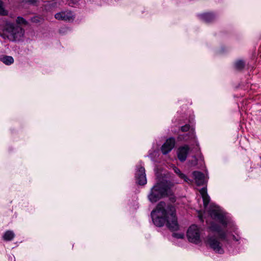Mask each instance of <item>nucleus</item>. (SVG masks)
<instances>
[{
	"label": "nucleus",
	"mask_w": 261,
	"mask_h": 261,
	"mask_svg": "<svg viewBox=\"0 0 261 261\" xmlns=\"http://www.w3.org/2000/svg\"><path fill=\"white\" fill-rule=\"evenodd\" d=\"M189 164L191 166H196L197 164V158L194 156L193 157V159L191 161H189Z\"/></svg>",
	"instance_id": "5701e85b"
},
{
	"label": "nucleus",
	"mask_w": 261,
	"mask_h": 261,
	"mask_svg": "<svg viewBox=\"0 0 261 261\" xmlns=\"http://www.w3.org/2000/svg\"><path fill=\"white\" fill-rule=\"evenodd\" d=\"M232 238H233V240L237 241V240L236 239V237L234 236H233Z\"/></svg>",
	"instance_id": "c756f323"
},
{
	"label": "nucleus",
	"mask_w": 261,
	"mask_h": 261,
	"mask_svg": "<svg viewBox=\"0 0 261 261\" xmlns=\"http://www.w3.org/2000/svg\"><path fill=\"white\" fill-rule=\"evenodd\" d=\"M200 219H202V217L201 216H200Z\"/></svg>",
	"instance_id": "7c9ffc66"
},
{
	"label": "nucleus",
	"mask_w": 261,
	"mask_h": 261,
	"mask_svg": "<svg viewBox=\"0 0 261 261\" xmlns=\"http://www.w3.org/2000/svg\"><path fill=\"white\" fill-rule=\"evenodd\" d=\"M173 237L177 239H182L184 237L183 233H173Z\"/></svg>",
	"instance_id": "393cba45"
},
{
	"label": "nucleus",
	"mask_w": 261,
	"mask_h": 261,
	"mask_svg": "<svg viewBox=\"0 0 261 261\" xmlns=\"http://www.w3.org/2000/svg\"><path fill=\"white\" fill-rule=\"evenodd\" d=\"M6 30L10 34L14 40L18 39L24 33V30L22 28L19 27H15L13 24L8 25Z\"/></svg>",
	"instance_id": "423d86ee"
},
{
	"label": "nucleus",
	"mask_w": 261,
	"mask_h": 261,
	"mask_svg": "<svg viewBox=\"0 0 261 261\" xmlns=\"http://www.w3.org/2000/svg\"><path fill=\"white\" fill-rule=\"evenodd\" d=\"M50 8H53L57 6V3L55 1H51L49 3Z\"/></svg>",
	"instance_id": "bb28decb"
},
{
	"label": "nucleus",
	"mask_w": 261,
	"mask_h": 261,
	"mask_svg": "<svg viewBox=\"0 0 261 261\" xmlns=\"http://www.w3.org/2000/svg\"><path fill=\"white\" fill-rule=\"evenodd\" d=\"M9 260L10 261H15V256L13 255H10L9 256Z\"/></svg>",
	"instance_id": "c85d7f7f"
},
{
	"label": "nucleus",
	"mask_w": 261,
	"mask_h": 261,
	"mask_svg": "<svg viewBox=\"0 0 261 261\" xmlns=\"http://www.w3.org/2000/svg\"><path fill=\"white\" fill-rule=\"evenodd\" d=\"M153 223L158 227H162L165 224L172 231L178 228L175 209L171 204H166L164 201L160 202L155 210L151 213Z\"/></svg>",
	"instance_id": "f257e3e1"
},
{
	"label": "nucleus",
	"mask_w": 261,
	"mask_h": 261,
	"mask_svg": "<svg viewBox=\"0 0 261 261\" xmlns=\"http://www.w3.org/2000/svg\"><path fill=\"white\" fill-rule=\"evenodd\" d=\"M206 243L210 246L216 253L222 254L224 253V250L222 245L218 239L213 236H208L207 237Z\"/></svg>",
	"instance_id": "39448f33"
},
{
	"label": "nucleus",
	"mask_w": 261,
	"mask_h": 261,
	"mask_svg": "<svg viewBox=\"0 0 261 261\" xmlns=\"http://www.w3.org/2000/svg\"><path fill=\"white\" fill-rule=\"evenodd\" d=\"M245 63L243 60H238L235 62L234 67L237 70H242L244 68Z\"/></svg>",
	"instance_id": "dca6fc26"
},
{
	"label": "nucleus",
	"mask_w": 261,
	"mask_h": 261,
	"mask_svg": "<svg viewBox=\"0 0 261 261\" xmlns=\"http://www.w3.org/2000/svg\"><path fill=\"white\" fill-rule=\"evenodd\" d=\"M187 235L190 242L195 244L200 243V231L197 226L195 225L191 226L187 231Z\"/></svg>",
	"instance_id": "20e7f679"
},
{
	"label": "nucleus",
	"mask_w": 261,
	"mask_h": 261,
	"mask_svg": "<svg viewBox=\"0 0 261 261\" xmlns=\"http://www.w3.org/2000/svg\"><path fill=\"white\" fill-rule=\"evenodd\" d=\"M15 234L12 231L8 230L4 233L3 239L7 241H11L14 237Z\"/></svg>",
	"instance_id": "2eb2a0df"
},
{
	"label": "nucleus",
	"mask_w": 261,
	"mask_h": 261,
	"mask_svg": "<svg viewBox=\"0 0 261 261\" xmlns=\"http://www.w3.org/2000/svg\"><path fill=\"white\" fill-rule=\"evenodd\" d=\"M199 192L203 199L204 207L205 208L210 201V198L207 193L206 189L205 188H202L200 190Z\"/></svg>",
	"instance_id": "f8f14e48"
},
{
	"label": "nucleus",
	"mask_w": 261,
	"mask_h": 261,
	"mask_svg": "<svg viewBox=\"0 0 261 261\" xmlns=\"http://www.w3.org/2000/svg\"><path fill=\"white\" fill-rule=\"evenodd\" d=\"M189 149L190 148L187 145L180 147L178 149L177 157L180 161L184 162L186 161Z\"/></svg>",
	"instance_id": "9d476101"
},
{
	"label": "nucleus",
	"mask_w": 261,
	"mask_h": 261,
	"mask_svg": "<svg viewBox=\"0 0 261 261\" xmlns=\"http://www.w3.org/2000/svg\"><path fill=\"white\" fill-rule=\"evenodd\" d=\"M136 182L140 185H144L147 182L145 168L138 166L135 174Z\"/></svg>",
	"instance_id": "0eeeda50"
},
{
	"label": "nucleus",
	"mask_w": 261,
	"mask_h": 261,
	"mask_svg": "<svg viewBox=\"0 0 261 261\" xmlns=\"http://www.w3.org/2000/svg\"><path fill=\"white\" fill-rule=\"evenodd\" d=\"M16 22L19 24H23L26 25L28 24L27 21L24 19L23 17L18 16L16 19Z\"/></svg>",
	"instance_id": "a211bd4d"
},
{
	"label": "nucleus",
	"mask_w": 261,
	"mask_h": 261,
	"mask_svg": "<svg viewBox=\"0 0 261 261\" xmlns=\"http://www.w3.org/2000/svg\"><path fill=\"white\" fill-rule=\"evenodd\" d=\"M175 144V140L173 137H170L167 139L161 147V151L164 154H166L170 152L174 148Z\"/></svg>",
	"instance_id": "6e6552de"
},
{
	"label": "nucleus",
	"mask_w": 261,
	"mask_h": 261,
	"mask_svg": "<svg viewBox=\"0 0 261 261\" xmlns=\"http://www.w3.org/2000/svg\"><path fill=\"white\" fill-rule=\"evenodd\" d=\"M190 126L189 124H186L184 126H182L180 127V130L182 132H187L189 131V130L190 129Z\"/></svg>",
	"instance_id": "4be33fe9"
},
{
	"label": "nucleus",
	"mask_w": 261,
	"mask_h": 261,
	"mask_svg": "<svg viewBox=\"0 0 261 261\" xmlns=\"http://www.w3.org/2000/svg\"><path fill=\"white\" fill-rule=\"evenodd\" d=\"M173 170H174V171L177 174V175H179L180 173H181V171L178 168H177L176 167H174L173 168Z\"/></svg>",
	"instance_id": "cd10ccee"
},
{
	"label": "nucleus",
	"mask_w": 261,
	"mask_h": 261,
	"mask_svg": "<svg viewBox=\"0 0 261 261\" xmlns=\"http://www.w3.org/2000/svg\"><path fill=\"white\" fill-rule=\"evenodd\" d=\"M0 60L7 65H10L14 62L13 57L9 56H3L0 58Z\"/></svg>",
	"instance_id": "4468645a"
},
{
	"label": "nucleus",
	"mask_w": 261,
	"mask_h": 261,
	"mask_svg": "<svg viewBox=\"0 0 261 261\" xmlns=\"http://www.w3.org/2000/svg\"><path fill=\"white\" fill-rule=\"evenodd\" d=\"M22 2H25L26 3H28L30 5H35L37 4V0H22Z\"/></svg>",
	"instance_id": "b1692460"
},
{
	"label": "nucleus",
	"mask_w": 261,
	"mask_h": 261,
	"mask_svg": "<svg viewBox=\"0 0 261 261\" xmlns=\"http://www.w3.org/2000/svg\"><path fill=\"white\" fill-rule=\"evenodd\" d=\"M219 238L222 240L227 242L228 240L227 238V234L226 232L220 230V232H219Z\"/></svg>",
	"instance_id": "6ab92c4d"
},
{
	"label": "nucleus",
	"mask_w": 261,
	"mask_h": 261,
	"mask_svg": "<svg viewBox=\"0 0 261 261\" xmlns=\"http://www.w3.org/2000/svg\"><path fill=\"white\" fill-rule=\"evenodd\" d=\"M193 175L198 186H202L204 184L205 179L203 173L199 171H194Z\"/></svg>",
	"instance_id": "9b49d317"
},
{
	"label": "nucleus",
	"mask_w": 261,
	"mask_h": 261,
	"mask_svg": "<svg viewBox=\"0 0 261 261\" xmlns=\"http://www.w3.org/2000/svg\"><path fill=\"white\" fill-rule=\"evenodd\" d=\"M199 17L201 19L203 20L206 22H212L213 20H214L215 16L212 13H204L202 14H200Z\"/></svg>",
	"instance_id": "ddd939ff"
},
{
	"label": "nucleus",
	"mask_w": 261,
	"mask_h": 261,
	"mask_svg": "<svg viewBox=\"0 0 261 261\" xmlns=\"http://www.w3.org/2000/svg\"><path fill=\"white\" fill-rule=\"evenodd\" d=\"M42 18L38 16H35L32 18H31V21L33 23H39L41 21Z\"/></svg>",
	"instance_id": "aec40b11"
},
{
	"label": "nucleus",
	"mask_w": 261,
	"mask_h": 261,
	"mask_svg": "<svg viewBox=\"0 0 261 261\" xmlns=\"http://www.w3.org/2000/svg\"><path fill=\"white\" fill-rule=\"evenodd\" d=\"M172 185L167 181L160 182L156 184L150 190L148 195L149 200L154 203L164 197H168L173 194L171 189Z\"/></svg>",
	"instance_id": "f03ea898"
},
{
	"label": "nucleus",
	"mask_w": 261,
	"mask_h": 261,
	"mask_svg": "<svg viewBox=\"0 0 261 261\" xmlns=\"http://www.w3.org/2000/svg\"><path fill=\"white\" fill-rule=\"evenodd\" d=\"M209 228L212 231L217 232H220L221 230L220 226L215 223H212Z\"/></svg>",
	"instance_id": "f3484780"
},
{
	"label": "nucleus",
	"mask_w": 261,
	"mask_h": 261,
	"mask_svg": "<svg viewBox=\"0 0 261 261\" xmlns=\"http://www.w3.org/2000/svg\"><path fill=\"white\" fill-rule=\"evenodd\" d=\"M0 14L3 15L6 14V13L3 8V3L1 0H0Z\"/></svg>",
	"instance_id": "a878e982"
},
{
	"label": "nucleus",
	"mask_w": 261,
	"mask_h": 261,
	"mask_svg": "<svg viewBox=\"0 0 261 261\" xmlns=\"http://www.w3.org/2000/svg\"><path fill=\"white\" fill-rule=\"evenodd\" d=\"M56 19L59 20L71 21L74 19V16L71 11H62L55 14Z\"/></svg>",
	"instance_id": "1a4fd4ad"
},
{
	"label": "nucleus",
	"mask_w": 261,
	"mask_h": 261,
	"mask_svg": "<svg viewBox=\"0 0 261 261\" xmlns=\"http://www.w3.org/2000/svg\"><path fill=\"white\" fill-rule=\"evenodd\" d=\"M209 214L213 219L218 221L224 227H226L228 220L224 213L217 207L209 210Z\"/></svg>",
	"instance_id": "7ed1b4c3"
},
{
	"label": "nucleus",
	"mask_w": 261,
	"mask_h": 261,
	"mask_svg": "<svg viewBox=\"0 0 261 261\" xmlns=\"http://www.w3.org/2000/svg\"><path fill=\"white\" fill-rule=\"evenodd\" d=\"M178 175L180 178L183 179L184 181L187 182H189V181H190L189 178L185 174L181 172Z\"/></svg>",
	"instance_id": "412c9836"
}]
</instances>
